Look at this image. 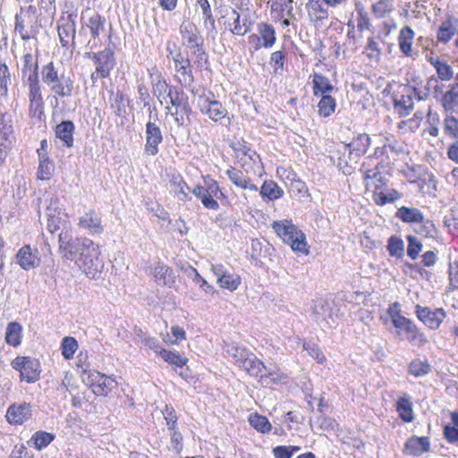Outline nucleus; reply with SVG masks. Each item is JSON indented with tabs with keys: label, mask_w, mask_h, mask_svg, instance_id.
I'll return each mask as SVG.
<instances>
[{
	"label": "nucleus",
	"mask_w": 458,
	"mask_h": 458,
	"mask_svg": "<svg viewBox=\"0 0 458 458\" xmlns=\"http://www.w3.org/2000/svg\"><path fill=\"white\" fill-rule=\"evenodd\" d=\"M59 248L63 257L73 261L77 267L90 279H98L102 272L104 263L100 259L98 244L86 237L72 238L68 232L59 234Z\"/></svg>",
	"instance_id": "1"
},
{
	"label": "nucleus",
	"mask_w": 458,
	"mask_h": 458,
	"mask_svg": "<svg viewBox=\"0 0 458 458\" xmlns=\"http://www.w3.org/2000/svg\"><path fill=\"white\" fill-rule=\"evenodd\" d=\"M361 171L366 190L372 191V199L377 205L384 206L401 199V193L387 186L386 166L379 162L371 167L363 164Z\"/></svg>",
	"instance_id": "2"
},
{
	"label": "nucleus",
	"mask_w": 458,
	"mask_h": 458,
	"mask_svg": "<svg viewBox=\"0 0 458 458\" xmlns=\"http://www.w3.org/2000/svg\"><path fill=\"white\" fill-rule=\"evenodd\" d=\"M271 227L276 235L284 243L288 244L294 252H300L305 255L309 254L306 235L301 230L298 229L292 220L283 219L274 221Z\"/></svg>",
	"instance_id": "3"
},
{
	"label": "nucleus",
	"mask_w": 458,
	"mask_h": 458,
	"mask_svg": "<svg viewBox=\"0 0 458 458\" xmlns=\"http://www.w3.org/2000/svg\"><path fill=\"white\" fill-rule=\"evenodd\" d=\"M41 78L50 90L61 97L69 98L73 91V81L64 73L59 74L53 62L44 65L41 69Z\"/></svg>",
	"instance_id": "4"
},
{
	"label": "nucleus",
	"mask_w": 458,
	"mask_h": 458,
	"mask_svg": "<svg viewBox=\"0 0 458 458\" xmlns=\"http://www.w3.org/2000/svg\"><path fill=\"white\" fill-rule=\"evenodd\" d=\"M398 303L390 307L388 313L395 328L403 330L407 335V340L412 344L422 345L427 342L425 335L419 330L417 326L409 318L399 314L396 310Z\"/></svg>",
	"instance_id": "5"
},
{
	"label": "nucleus",
	"mask_w": 458,
	"mask_h": 458,
	"mask_svg": "<svg viewBox=\"0 0 458 458\" xmlns=\"http://www.w3.org/2000/svg\"><path fill=\"white\" fill-rule=\"evenodd\" d=\"M47 205V229L50 233H54L61 227L65 228L69 224L68 214L65 212L63 204L57 196L52 195L46 200Z\"/></svg>",
	"instance_id": "6"
},
{
	"label": "nucleus",
	"mask_w": 458,
	"mask_h": 458,
	"mask_svg": "<svg viewBox=\"0 0 458 458\" xmlns=\"http://www.w3.org/2000/svg\"><path fill=\"white\" fill-rule=\"evenodd\" d=\"M81 377L82 381L92 389L96 395L106 396L117 386V382L113 377L97 370H89Z\"/></svg>",
	"instance_id": "7"
},
{
	"label": "nucleus",
	"mask_w": 458,
	"mask_h": 458,
	"mask_svg": "<svg viewBox=\"0 0 458 458\" xmlns=\"http://www.w3.org/2000/svg\"><path fill=\"white\" fill-rule=\"evenodd\" d=\"M313 315L318 324L321 326L322 323H325L329 327L337 325L343 316L338 307L332 302L323 300H319L315 303Z\"/></svg>",
	"instance_id": "8"
},
{
	"label": "nucleus",
	"mask_w": 458,
	"mask_h": 458,
	"mask_svg": "<svg viewBox=\"0 0 458 458\" xmlns=\"http://www.w3.org/2000/svg\"><path fill=\"white\" fill-rule=\"evenodd\" d=\"M157 114L152 115V111L149 114V121L146 123V142L144 145V153L148 156H156L159 152V145L163 141V134L158 124Z\"/></svg>",
	"instance_id": "9"
},
{
	"label": "nucleus",
	"mask_w": 458,
	"mask_h": 458,
	"mask_svg": "<svg viewBox=\"0 0 458 458\" xmlns=\"http://www.w3.org/2000/svg\"><path fill=\"white\" fill-rule=\"evenodd\" d=\"M11 365L13 369L20 372L21 380L34 383L39 379L40 363L37 359L19 356L12 361Z\"/></svg>",
	"instance_id": "10"
},
{
	"label": "nucleus",
	"mask_w": 458,
	"mask_h": 458,
	"mask_svg": "<svg viewBox=\"0 0 458 458\" xmlns=\"http://www.w3.org/2000/svg\"><path fill=\"white\" fill-rule=\"evenodd\" d=\"M14 140V130L12 115L0 114V165L6 158Z\"/></svg>",
	"instance_id": "11"
},
{
	"label": "nucleus",
	"mask_w": 458,
	"mask_h": 458,
	"mask_svg": "<svg viewBox=\"0 0 458 458\" xmlns=\"http://www.w3.org/2000/svg\"><path fill=\"white\" fill-rule=\"evenodd\" d=\"M415 97L418 100L424 98V97L418 92V89L409 86L403 87L402 90L394 97V110L401 116L408 115L414 107L413 98Z\"/></svg>",
	"instance_id": "12"
},
{
	"label": "nucleus",
	"mask_w": 458,
	"mask_h": 458,
	"mask_svg": "<svg viewBox=\"0 0 458 458\" xmlns=\"http://www.w3.org/2000/svg\"><path fill=\"white\" fill-rule=\"evenodd\" d=\"M181 34L182 37L183 43L187 47L195 48V54L199 58V63L202 61L207 62L206 55L203 49L200 47L202 45V39L199 35L198 29L195 24L191 21H183L180 28Z\"/></svg>",
	"instance_id": "13"
},
{
	"label": "nucleus",
	"mask_w": 458,
	"mask_h": 458,
	"mask_svg": "<svg viewBox=\"0 0 458 458\" xmlns=\"http://www.w3.org/2000/svg\"><path fill=\"white\" fill-rule=\"evenodd\" d=\"M210 270L216 277V284L221 289L234 292L242 284L241 276L236 273H230L222 263L211 264Z\"/></svg>",
	"instance_id": "14"
},
{
	"label": "nucleus",
	"mask_w": 458,
	"mask_h": 458,
	"mask_svg": "<svg viewBox=\"0 0 458 458\" xmlns=\"http://www.w3.org/2000/svg\"><path fill=\"white\" fill-rule=\"evenodd\" d=\"M211 97H213L211 92L200 95L198 98V106L203 114L208 115L214 122H218L226 116L227 110L219 101Z\"/></svg>",
	"instance_id": "15"
},
{
	"label": "nucleus",
	"mask_w": 458,
	"mask_h": 458,
	"mask_svg": "<svg viewBox=\"0 0 458 458\" xmlns=\"http://www.w3.org/2000/svg\"><path fill=\"white\" fill-rule=\"evenodd\" d=\"M225 26L235 36H244L251 29V22L247 15H242L236 9L231 8L225 14Z\"/></svg>",
	"instance_id": "16"
},
{
	"label": "nucleus",
	"mask_w": 458,
	"mask_h": 458,
	"mask_svg": "<svg viewBox=\"0 0 458 458\" xmlns=\"http://www.w3.org/2000/svg\"><path fill=\"white\" fill-rule=\"evenodd\" d=\"M77 226L90 235L101 234L104 232L102 218L93 208L85 211L78 217Z\"/></svg>",
	"instance_id": "17"
},
{
	"label": "nucleus",
	"mask_w": 458,
	"mask_h": 458,
	"mask_svg": "<svg viewBox=\"0 0 458 458\" xmlns=\"http://www.w3.org/2000/svg\"><path fill=\"white\" fill-rule=\"evenodd\" d=\"M415 313L417 318L430 329H437L446 317L442 308L431 310L420 305H416Z\"/></svg>",
	"instance_id": "18"
},
{
	"label": "nucleus",
	"mask_w": 458,
	"mask_h": 458,
	"mask_svg": "<svg viewBox=\"0 0 458 458\" xmlns=\"http://www.w3.org/2000/svg\"><path fill=\"white\" fill-rule=\"evenodd\" d=\"M37 9L33 5L27 8H21L20 13L15 15V32L19 33L24 40L30 39V35L26 30L27 27L32 26L34 23Z\"/></svg>",
	"instance_id": "19"
},
{
	"label": "nucleus",
	"mask_w": 458,
	"mask_h": 458,
	"mask_svg": "<svg viewBox=\"0 0 458 458\" xmlns=\"http://www.w3.org/2000/svg\"><path fill=\"white\" fill-rule=\"evenodd\" d=\"M31 415V405L30 403H14L8 407L5 418L11 425H21L29 420Z\"/></svg>",
	"instance_id": "20"
},
{
	"label": "nucleus",
	"mask_w": 458,
	"mask_h": 458,
	"mask_svg": "<svg viewBox=\"0 0 458 458\" xmlns=\"http://www.w3.org/2000/svg\"><path fill=\"white\" fill-rule=\"evenodd\" d=\"M170 54L172 55L174 63V69L177 72L176 76L180 83L182 85L191 84L193 81V75L190 68L189 59L184 57L179 51L174 54L170 51Z\"/></svg>",
	"instance_id": "21"
},
{
	"label": "nucleus",
	"mask_w": 458,
	"mask_h": 458,
	"mask_svg": "<svg viewBox=\"0 0 458 458\" xmlns=\"http://www.w3.org/2000/svg\"><path fill=\"white\" fill-rule=\"evenodd\" d=\"M93 62L98 72L100 73L102 78H106L109 76L110 72L115 64L114 52L109 48H106L103 51L94 54Z\"/></svg>",
	"instance_id": "22"
},
{
	"label": "nucleus",
	"mask_w": 458,
	"mask_h": 458,
	"mask_svg": "<svg viewBox=\"0 0 458 458\" xmlns=\"http://www.w3.org/2000/svg\"><path fill=\"white\" fill-rule=\"evenodd\" d=\"M76 34V23L72 14H69L66 18L61 20V23L58 25V36L60 42L64 47H68L70 41L72 45H74Z\"/></svg>",
	"instance_id": "23"
},
{
	"label": "nucleus",
	"mask_w": 458,
	"mask_h": 458,
	"mask_svg": "<svg viewBox=\"0 0 458 458\" xmlns=\"http://www.w3.org/2000/svg\"><path fill=\"white\" fill-rule=\"evenodd\" d=\"M150 275L155 282L160 285L172 287L175 283L172 268L163 263H157L150 269Z\"/></svg>",
	"instance_id": "24"
},
{
	"label": "nucleus",
	"mask_w": 458,
	"mask_h": 458,
	"mask_svg": "<svg viewBox=\"0 0 458 458\" xmlns=\"http://www.w3.org/2000/svg\"><path fill=\"white\" fill-rule=\"evenodd\" d=\"M457 25L458 20L454 16H448L438 27L437 33V41L444 44L448 43L456 34Z\"/></svg>",
	"instance_id": "25"
},
{
	"label": "nucleus",
	"mask_w": 458,
	"mask_h": 458,
	"mask_svg": "<svg viewBox=\"0 0 458 458\" xmlns=\"http://www.w3.org/2000/svg\"><path fill=\"white\" fill-rule=\"evenodd\" d=\"M430 444L426 437H412L407 440L404 445V453L412 456H419L429 451Z\"/></svg>",
	"instance_id": "26"
},
{
	"label": "nucleus",
	"mask_w": 458,
	"mask_h": 458,
	"mask_svg": "<svg viewBox=\"0 0 458 458\" xmlns=\"http://www.w3.org/2000/svg\"><path fill=\"white\" fill-rule=\"evenodd\" d=\"M167 98H169L170 104L174 106L176 110H180L182 114H188L191 112L188 97L183 90L173 88V89H169V92H167Z\"/></svg>",
	"instance_id": "27"
},
{
	"label": "nucleus",
	"mask_w": 458,
	"mask_h": 458,
	"mask_svg": "<svg viewBox=\"0 0 458 458\" xmlns=\"http://www.w3.org/2000/svg\"><path fill=\"white\" fill-rule=\"evenodd\" d=\"M415 33L410 26L401 29L398 35V45L401 52L406 56L413 55V40Z\"/></svg>",
	"instance_id": "28"
},
{
	"label": "nucleus",
	"mask_w": 458,
	"mask_h": 458,
	"mask_svg": "<svg viewBox=\"0 0 458 458\" xmlns=\"http://www.w3.org/2000/svg\"><path fill=\"white\" fill-rule=\"evenodd\" d=\"M226 174L235 186L252 191H258L257 185L252 183L250 178L246 176L242 171L230 168L226 171Z\"/></svg>",
	"instance_id": "29"
},
{
	"label": "nucleus",
	"mask_w": 458,
	"mask_h": 458,
	"mask_svg": "<svg viewBox=\"0 0 458 458\" xmlns=\"http://www.w3.org/2000/svg\"><path fill=\"white\" fill-rule=\"evenodd\" d=\"M25 84L29 88V98L30 106H35L36 109L41 107L43 104V98L38 77H35L34 74H30V78L26 80Z\"/></svg>",
	"instance_id": "30"
},
{
	"label": "nucleus",
	"mask_w": 458,
	"mask_h": 458,
	"mask_svg": "<svg viewBox=\"0 0 458 458\" xmlns=\"http://www.w3.org/2000/svg\"><path fill=\"white\" fill-rule=\"evenodd\" d=\"M264 373L261 372L259 376V382L263 386H269L271 384L279 383L286 378V376L279 369L276 365L266 366L263 369Z\"/></svg>",
	"instance_id": "31"
},
{
	"label": "nucleus",
	"mask_w": 458,
	"mask_h": 458,
	"mask_svg": "<svg viewBox=\"0 0 458 458\" xmlns=\"http://www.w3.org/2000/svg\"><path fill=\"white\" fill-rule=\"evenodd\" d=\"M396 411L403 421L411 422L413 420L411 397L407 393H403L398 398Z\"/></svg>",
	"instance_id": "32"
},
{
	"label": "nucleus",
	"mask_w": 458,
	"mask_h": 458,
	"mask_svg": "<svg viewBox=\"0 0 458 458\" xmlns=\"http://www.w3.org/2000/svg\"><path fill=\"white\" fill-rule=\"evenodd\" d=\"M271 13L276 20L285 16L294 18L293 0H275L271 4Z\"/></svg>",
	"instance_id": "33"
},
{
	"label": "nucleus",
	"mask_w": 458,
	"mask_h": 458,
	"mask_svg": "<svg viewBox=\"0 0 458 458\" xmlns=\"http://www.w3.org/2000/svg\"><path fill=\"white\" fill-rule=\"evenodd\" d=\"M441 104L446 112L458 109V83L448 86V89L441 97Z\"/></svg>",
	"instance_id": "34"
},
{
	"label": "nucleus",
	"mask_w": 458,
	"mask_h": 458,
	"mask_svg": "<svg viewBox=\"0 0 458 458\" xmlns=\"http://www.w3.org/2000/svg\"><path fill=\"white\" fill-rule=\"evenodd\" d=\"M38 155L39 165L37 177L42 181L50 180L55 172V165L53 161L49 159L47 153H42L40 150H38Z\"/></svg>",
	"instance_id": "35"
},
{
	"label": "nucleus",
	"mask_w": 458,
	"mask_h": 458,
	"mask_svg": "<svg viewBox=\"0 0 458 458\" xmlns=\"http://www.w3.org/2000/svg\"><path fill=\"white\" fill-rule=\"evenodd\" d=\"M370 142V137L366 133H362L354 137L345 148L349 149L350 154H355L356 157H360L366 154Z\"/></svg>",
	"instance_id": "36"
},
{
	"label": "nucleus",
	"mask_w": 458,
	"mask_h": 458,
	"mask_svg": "<svg viewBox=\"0 0 458 458\" xmlns=\"http://www.w3.org/2000/svg\"><path fill=\"white\" fill-rule=\"evenodd\" d=\"M17 262L25 270L33 268L38 264V259L33 253L31 248L26 245L21 248L16 255Z\"/></svg>",
	"instance_id": "37"
},
{
	"label": "nucleus",
	"mask_w": 458,
	"mask_h": 458,
	"mask_svg": "<svg viewBox=\"0 0 458 458\" xmlns=\"http://www.w3.org/2000/svg\"><path fill=\"white\" fill-rule=\"evenodd\" d=\"M171 191L180 201H187L191 199L186 190H189L187 183L183 181L182 177L179 174L172 175L169 181Z\"/></svg>",
	"instance_id": "38"
},
{
	"label": "nucleus",
	"mask_w": 458,
	"mask_h": 458,
	"mask_svg": "<svg viewBox=\"0 0 458 458\" xmlns=\"http://www.w3.org/2000/svg\"><path fill=\"white\" fill-rule=\"evenodd\" d=\"M74 123L71 121H64L55 128V135L66 147L71 148L73 145Z\"/></svg>",
	"instance_id": "39"
},
{
	"label": "nucleus",
	"mask_w": 458,
	"mask_h": 458,
	"mask_svg": "<svg viewBox=\"0 0 458 458\" xmlns=\"http://www.w3.org/2000/svg\"><path fill=\"white\" fill-rule=\"evenodd\" d=\"M306 10L311 21H323L328 16L327 10L320 0H309L306 4Z\"/></svg>",
	"instance_id": "40"
},
{
	"label": "nucleus",
	"mask_w": 458,
	"mask_h": 458,
	"mask_svg": "<svg viewBox=\"0 0 458 458\" xmlns=\"http://www.w3.org/2000/svg\"><path fill=\"white\" fill-rule=\"evenodd\" d=\"M371 11L376 19L386 18L394 11V0H376L371 5Z\"/></svg>",
	"instance_id": "41"
},
{
	"label": "nucleus",
	"mask_w": 458,
	"mask_h": 458,
	"mask_svg": "<svg viewBox=\"0 0 458 458\" xmlns=\"http://www.w3.org/2000/svg\"><path fill=\"white\" fill-rule=\"evenodd\" d=\"M259 36L262 40L263 47L270 48L276 42V31L272 25L261 22L258 24Z\"/></svg>",
	"instance_id": "42"
},
{
	"label": "nucleus",
	"mask_w": 458,
	"mask_h": 458,
	"mask_svg": "<svg viewBox=\"0 0 458 458\" xmlns=\"http://www.w3.org/2000/svg\"><path fill=\"white\" fill-rule=\"evenodd\" d=\"M240 368L246 370L251 377H259L263 372L265 365L254 353L250 352Z\"/></svg>",
	"instance_id": "43"
},
{
	"label": "nucleus",
	"mask_w": 458,
	"mask_h": 458,
	"mask_svg": "<svg viewBox=\"0 0 458 458\" xmlns=\"http://www.w3.org/2000/svg\"><path fill=\"white\" fill-rule=\"evenodd\" d=\"M263 199L276 200L284 195V191L273 181H265L259 191Z\"/></svg>",
	"instance_id": "44"
},
{
	"label": "nucleus",
	"mask_w": 458,
	"mask_h": 458,
	"mask_svg": "<svg viewBox=\"0 0 458 458\" xmlns=\"http://www.w3.org/2000/svg\"><path fill=\"white\" fill-rule=\"evenodd\" d=\"M395 216L404 223H419L422 221V213L415 208L401 207L397 209Z\"/></svg>",
	"instance_id": "45"
},
{
	"label": "nucleus",
	"mask_w": 458,
	"mask_h": 458,
	"mask_svg": "<svg viewBox=\"0 0 458 458\" xmlns=\"http://www.w3.org/2000/svg\"><path fill=\"white\" fill-rule=\"evenodd\" d=\"M423 117L424 114L421 111H417L411 118L401 121L397 128L403 134L414 132L418 130Z\"/></svg>",
	"instance_id": "46"
},
{
	"label": "nucleus",
	"mask_w": 458,
	"mask_h": 458,
	"mask_svg": "<svg viewBox=\"0 0 458 458\" xmlns=\"http://www.w3.org/2000/svg\"><path fill=\"white\" fill-rule=\"evenodd\" d=\"M313 93L314 96L328 95L334 89L329 80L321 74L315 73L313 76Z\"/></svg>",
	"instance_id": "47"
},
{
	"label": "nucleus",
	"mask_w": 458,
	"mask_h": 458,
	"mask_svg": "<svg viewBox=\"0 0 458 458\" xmlns=\"http://www.w3.org/2000/svg\"><path fill=\"white\" fill-rule=\"evenodd\" d=\"M22 327L17 322H11L7 325L5 331V342L13 347L21 344Z\"/></svg>",
	"instance_id": "48"
},
{
	"label": "nucleus",
	"mask_w": 458,
	"mask_h": 458,
	"mask_svg": "<svg viewBox=\"0 0 458 458\" xmlns=\"http://www.w3.org/2000/svg\"><path fill=\"white\" fill-rule=\"evenodd\" d=\"M54 440V436L46 431H38L32 435L28 441L30 446H33L37 450L47 447Z\"/></svg>",
	"instance_id": "49"
},
{
	"label": "nucleus",
	"mask_w": 458,
	"mask_h": 458,
	"mask_svg": "<svg viewBox=\"0 0 458 458\" xmlns=\"http://www.w3.org/2000/svg\"><path fill=\"white\" fill-rule=\"evenodd\" d=\"M105 23L106 19L98 13H94L89 18L86 26L89 29L94 39H96L105 30Z\"/></svg>",
	"instance_id": "50"
},
{
	"label": "nucleus",
	"mask_w": 458,
	"mask_h": 458,
	"mask_svg": "<svg viewBox=\"0 0 458 458\" xmlns=\"http://www.w3.org/2000/svg\"><path fill=\"white\" fill-rule=\"evenodd\" d=\"M185 274L187 276L192 280L195 284H199V288L205 292L206 293H212L214 292V287L209 284L206 279H204L197 271L196 268H194L191 266H188L185 268Z\"/></svg>",
	"instance_id": "51"
},
{
	"label": "nucleus",
	"mask_w": 458,
	"mask_h": 458,
	"mask_svg": "<svg viewBox=\"0 0 458 458\" xmlns=\"http://www.w3.org/2000/svg\"><path fill=\"white\" fill-rule=\"evenodd\" d=\"M225 352L230 357L233 358L234 363L239 368L243 363L245 358H248L249 354L251 352L245 347L237 344L227 345Z\"/></svg>",
	"instance_id": "52"
},
{
	"label": "nucleus",
	"mask_w": 458,
	"mask_h": 458,
	"mask_svg": "<svg viewBox=\"0 0 458 458\" xmlns=\"http://www.w3.org/2000/svg\"><path fill=\"white\" fill-rule=\"evenodd\" d=\"M160 356L165 362L177 367H182L188 362V359L178 351L162 349L160 350Z\"/></svg>",
	"instance_id": "53"
},
{
	"label": "nucleus",
	"mask_w": 458,
	"mask_h": 458,
	"mask_svg": "<svg viewBox=\"0 0 458 458\" xmlns=\"http://www.w3.org/2000/svg\"><path fill=\"white\" fill-rule=\"evenodd\" d=\"M38 66L37 61H34L33 55L30 53H27L22 58V77L26 80L30 78V74H34L35 77H38Z\"/></svg>",
	"instance_id": "54"
},
{
	"label": "nucleus",
	"mask_w": 458,
	"mask_h": 458,
	"mask_svg": "<svg viewBox=\"0 0 458 458\" xmlns=\"http://www.w3.org/2000/svg\"><path fill=\"white\" fill-rule=\"evenodd\" d=\"M321 98L318 104V114L320 116L328 117L335 110V99L330 95L320 96Z\"/></svg>",
	"instance_id": "55"
},
{
	"label": "nucleus",
	"mask_w": 458,
	"mask_h": 458,
	"mask_svg": "<svg viewBox=\"0 0 458 458\" xmlns=\"http://www.w3.org/2000/svg\"><path fill=\"white\" fill-rule=\"evenodd\" d=\"M416 232L425 238L436 239L438 232L432 221L427 219L419 222Z\"/></svg>",
	"instance_id": "56"
},
{
	"label": "nucleus",
	"mask_w": 458,
	"mask_h": 458,
	"mask_svg": "<svg viewBox=\"0 0 458 458\" xmlns=\"http://www.w3.org/2000/svg\"><path fill=\"white\" fill-rule=\"evenodd\" d=\"M78 347V342L74 337L65 336L61 344L62 355L65 360H71Z\"/></svg>",
	"instance_id": "57"
},
{
	"label": "nucleus",
	"mask_w": 458,
	"mask_h": 458,
	"mask_svg": "<svg viewBox=\"0 0 458 458\" xmlns=\"http://www.w3.org/2000/svg\"><path fill=\"white\" fill-rule=\"evenodd\" d=\"M249 421L254 428L261 433H267L272 428L271 423L268 420L265 416L257 413L250 414Z\"/></svg>",
	"instance_id": "58"
},
{
	"label": "nucleus",
	"mask_w": 458,
	"mask_h": 458,
	"mask_svg": "<svg viewBox=\"0 0 458 458\" xmlns=\"http://www.w3.org/2000/svg\"><path fill=\"white\" fill-rule=\"evenodd\" d=\"M431 369L430 365L427 360H414L409 366V372L414 377H422L429 373Z\"/></svg>",
	"instance_id": "59"
},
{
	"label": "nucleus",
	"mask_w": 458,
	"mask_h": 458,
	"mask_svg": "<svg viewBox=\"0 0 458 458\" xmlns=\"http://www.w3.org/2000/svg\"><path fill=\"white\" fill-rule=\"evenodd\" d=\"M11 83V74L6 64H0V97H6Z\"/></svg>",
	"instance_id": "60"
},
{
	"label": "nucleus",
	"mask_w": 458,
	"mask_h": 458,
	"mask_svg": "<svg viewBox=\"0 0 458 458\" xmlns=\"http://www.w3.org/2000/svg\"><path fill=\"white\" fill-rule=\"evenodd\" d=\"M365 52L369 59L378 62L381 55V48L379 47V42L374 38H369L367 45L365 47Z\"/></svg>",
	"instance_id": "61"
},
{
	"label": "nucleus",
	"mask_w": 458,
	"mask_h": 458,
	"mask_svg": "<svg viewBox=\"0 0 458 458\" xmlns=\"http://www.w3.org/2000/svg\"><path fill=\"white\" fill-rule=\"evenodd\" d=\"M124 101V95L121 92L113 94V97L111 98V108L118 116L123 115L126 112Z\"/></svg>",
	"instance_id": "62"
},
{
	"label": "nucleus",
	"mask_w": 458,
	"mask_h": 458,
	"mask_svg": "<svg viewBox=\"0 0 458 458\" xmlns=\"http://www.w3.org/2000/svg\"><path fill=\"white\" fill-rule=\"evenodd\" d=\"M435 67L438 78L441 81H450L454 76L453 68L445 61L437 62Z\"/></svg>",
	"instance_id": "63"
},
{
	"label": "nucleus",
	"mask_w": 458,
	"mask_h": 458,
	"mask_svg": "<svg viewBox=\"0 0 458 458\" xmlns=\"http://www.w3.org/2000/svg\"><path fill=\"white\" fill-rule=\"evenodd\" d=\"M300 450L295 445H278L273 449L275 458H292V456Z\"/></svg>",
	"instance_id": "64"
}]
</instances>
